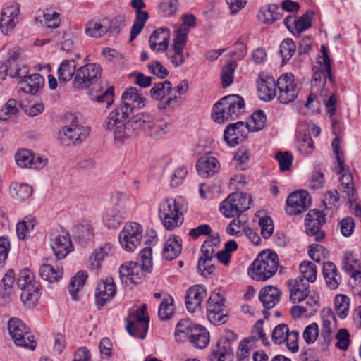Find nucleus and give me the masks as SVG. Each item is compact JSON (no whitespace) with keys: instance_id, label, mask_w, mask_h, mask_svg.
<instances>
[{"instance_id":"obj_1","label":"nucleus","mask_w":361,"mask_h":361,"mask_svg":"<svg viewBox=\"0 0 361 361\" xmlns=\"http://www.w3.org/2000/svg\"><path fill=\"white\" fill-rule=\"evenodd\" d=\"M279 257L271 250L261 252L247 269L248 275L257 281H265L271 278L277 271Z\"/></svg>"},{"instance_id":"obj_2","label":"nucleus","mask_w":361,"mask_h":361,"mask_svg":"<svg viewBox=\"0 0 361 361\" xmlns=\"http://www.w3.org/2000/svg\"><path fill=\"white\" fill-rule=\"evenodd\" d=\"M244 99L236 94L226 96L219 99L213 106L212 117L219 123L236 119L244 112Z\"/></svg>"},{"instance_id":"obj_3","label":"nucleus","mask_w":361,"mask_h":361,"mask_svg":"<svg viewBox=\"0 0 361 361\" xmlns=\"http://www.w3.org/2000/svg\"><path fill=\"white\" fill-rule=\"evenodd\" d=\"M133 129H141L146 135L154 138H159L169 133L172 128L171 123L156 121L152 114L142 112L134 116L131 119Z\"/></svg>"},{"instance_id":"obj_4","label":"nucleus","mask_w":361,"mask_h":361,"mask_svg":"<svg viewBox=\"0 0 361 361\" xmlns=\"http://www.w3.org/2000/svg\"><path fill=\"white\" fill-rule=\"evenodd\" d=\"M251 201V197L245 193L233 192L220 203L219 211L226 218L239 217L250 209Z\"/></svg>"},{"instance_id":"obj_5","label":"nucleus","mask_w":361,"mask_h":361,"mask_svg":"<svg viewBox=\"0 0 361 361\" xmlns=\"http://www.w3.org/2000/svg\"><path fill=\"white\" fill-rule=\"evenodd\" d=\"M111 201L114 207L105 212L103 221L109 228H116L121 225L125 218L124 214L128 208L129 198L126 194L116 192L111 197Z\"/></svg>"},{"instance_id":"obj_6","label":"nucleus","mask_w":361,"mask_h":361,"mask_svg":"<svg viewBox=\"0 0 361 361\" xmlns=\"http://www.w3.org/2000/svg\"><path fill=\"white\" fill-rule=\"evenodd\" d=\"M17 285L22 290L20 298L24 304L33 305L39 295V283L35 281L34 273L29 269L21 270L18 274Z\"/></svg>"},{"instance_id":"obj_7","label":"nucleus","mask_w":361,"mask_h":361,"mask_svg":"<svg viewBox=\"0 0 361 361\" xmlns=\"http://www.w3.org/2000/svg\"><path fill=\"white\" fill-rule=\"evenodd\" d=\"M8 330L15 344L34 350L37 342L26 324L18 318H11L8 322Z\"/></svg>"},{"instance_id":"obj_8","label":"nucleus","mask_w":361,"mask_h":361,"mask_svg":"<svg viewBox=\"0 0 361 361\" xmlns=\"http://www.w3.org/2000/svg\"><path fill=\"white\" fill-rule=\"evenodd\" d=\"M143 228L136 222H130L124 225L118 234L121 247L128 252H134L140 245L143 238Z\"/></svg>"},{"instance_id":"obj_9","label":"nucleus","mask_w":361,"mask_h":361,"mask_svg":"<svg viewBox=\"0 0 361 361\" xmlns=\"http://www.w3.org/2000/svg\"><path fill=\"white\" fill-rule=\"evenodd\" d=\"M159 217L168 230H173L183 222L182 212L180 211L177 200L167 198L159 205Z\"/></svg>"},{"instance_id":"obj_10","label":"nucleus","mask_w":361,"mask_h":361,"mask_svg":"<svg viewBox=\"0 0 361 361\" xmlns=\"http://www.w3.org/2000/svg\"><path fill=\"white\" fill-rule=\"evenodd\" d=\"M331 67L330 59L327 56H325L324 64L321 65V69L315 71L312 75V91L307 97L305 106L308 109H314L315 106L314 102L318 99L317 93L321 92V90L324 87L326 76L329 80L332 81L331 75Z\"/></svg>"},{"instance_id":"obj_11","label":"nucleus","mask_w":361,"mask_h":361,"mask_svg":"<svg viewBox=\"0 0 361 361\" xmlns=\"http://www.w3.org/2000/svg\"><path fill=\"white\" fill-rule=\"evenodd\" d=\"M146 310V305H143L126 319V329L128 334L140 339L146 337L149 328V318Z\"/></svg>"},{"instance_id":"obj_12","label":"nucleus","mask_w":361,"mask_h":361,"mask_svg":"<svg viewBox=\"0 0 361 361\" xmlns=\"http://www.w3.org/2000/svg\"><path fill=\"white\" fill-rule=\"evenodd\" d=\"M21 20L20 5L16 1L4 4L0 13V30L8 35Z\"/></svg>"},{"instance_id":"obj_13","label":"nucleus","mask_w":361,"mask_h":361,"mask_svg":"<svg viewBox=\"0 0 361 361\" xmlns=\"http://www.w3.org/2000/svg\"><path fill=\"white\" fill-rule=\"evenodd\" d=\"M90 133V128L79 124L75 119L71 124L62 127L59 133L58 137L61 142L65 145L81 142Z\"/></svg>"},{"instance_id":"obj_14","label":"nucleus","mask_w":361,"mask_h":361,"mask_svg":"<svg viewBox=\"0 0 361 361\" xmlns=\"http://www.w3.org/2000/svg\"><path fill=\"white\" fill-rule=\"evenodd\" d=\"M207 311L208 319L214 325H220L226 322L227 311L225 299L219 292H213L209 296Z\"/></svg>"},{"instance_id":"obj_15","label":"nucleus","mask_w":361,"mask_h":361,"mask_svg":"<svg viewBox=\"0 0 361 361\" xmlns=\"http://www.w3.org/2000/svg\"><path fill=\"white\" fill-rule=\"evenodd\" d=\"M102 68L97 63L84 65L77 70L73 85L75 88L85 89L95 83L101 77Z\"/></svg>"},{"instance_id":"obj_16","label":"nucleus","mask_w":361,"mask_h":361,"mask_svg":"<svg viewBox=\"0 0 361 361\" xmlns=\"http://www.w3.org/2000/svg\"><path fill=\"white\" fill-rule=\"evenodd\" d=\"M322 331L319 343L322 350H326L334 339L333 333L337 328L336 316L329 307L321 312Z\"/></svg>"},{"instance_id":"obj_17","label":"nucleus","mask_w":361,"mask_h":361,"mask_svg":"<svg viewBox=\"0 0 361 361\" xmlns=\"http://www.w3.org/2000/svg\"><path fill=\"white\" fill-rule=\"evenodd\" d=\"M150 94L153 99L160 102L161 108L164 109L176 106V94L171 82L168 80L154 84L150 90Z\"/></svg>"},{"instance_id":"obj_18","label":"nucleus","mask_w":361,"mask_h":361,"mask_svg":"<svg viewBox=\"0 0 361 361\" xmlns=\"http://www.w3.org/2000/svg\"><path fill=\"white\" fill-rule=\"evenodd\" d=\"M279 91L278 99L282 104L293 102L298 97V90L292 73L281 75L276 81Z\"/></svg>"},{"instance_id":"obj_19","label":"nucleus","mask_w":361,"mask_h":361,"mask_svg":"<svg viewBox=\"0 0 361 361\" xmlns=\"http://www.w3.org/2000/svg\"><path fill=\"white\" fill-rule=\"evenodd\" d=\"M122 103L118 106L122 114L128 116L134 108H143L147 104V99L136 87H130L125 91L121 97Z\"/></svg>"},{"instance_id":"obj_20","label":"nucleus","mask_w":361,"mask_h":361,"mask_svg":"<svg viewBox=\"0 0 361 361\" xmlns=\"http://www.w3.org/2000/svg\"><path fill=\"white\" fill-rule=\"evenodd\" d=\"M310 205L311 198L307 191H295L286 200V212L289 215H297L305 212Z\"/></svg>"},{"instance_id":"obj_21","label":"nucleus","mask_w":361,"mask_h":361,"mask_svg":"<svg viewBox=\"0 0 361 361\" xmlns=\"http://www.w3.org/2000/svg\"><path fill=\"white\" fill-rule=\"evenodd\" d=\"M325 215L317 209L310 210L305 218V230L310 236H313L316 241H321L324 238V232L321 230L325 223Z\"/></svg>"},{"instance_id":"obj_22","label":"nucleus","mask_w":361,"mask_h":361,"mask_svg":"<svg viewBox=\"0 0 361 361\" xmlns=\"http://www.w3.org/2000/svg\"><path fill=\"white\" fill-rule=\"evenodd\" d=\"M251 123L238 121L229 124L224 133V138L230 146H235L243 141L247 135Z\"/></svg>"},{"instance_id":"obj_23","label":"nucleus","mask_w":361,"mask_h":361,"mask_svg":"<svg viewBox=\"0 0 361 361\" xmlns=\"http://www.w3.org/2000/svg\"><path fill=\"white\" fill-rule=\"evenodd\" d=\"M144 272L142 267L135 262H126L119 268L120 279L128 286L138 283Z\"/></svg>"},{"instance_id":"obj_24","label":"nucleus","mask_w":361,"mask_h":361,"mask_svg":"<svg viewBox=\"0 0 361 361\" xmlns=\"http://www.w3.org/2000/svg\"><path fill=\"white\" fill-rule=\"evenodd\" d=\"M116 291V285L112 278L101 280L95 290V304L98 309H102L114 297Z\"/></svg>"},{"instance_id":"obj_25","label":"nucleus","mask_w":361,"mask_h":361,"mask_svg":"<svg viewBox=\"0 0 361 361\" xmlns=\"http://www.w3.org/2000/svg\"><path fill=\"white\" fill-rule=\"evenodd\" d=\"M337 173L341 175L339 182L341 190L345 193L348 199V202L353 207V202L357 200V193L354 188V182L352 174L349 172V169L345 166V162H342V165H338L336 169Z\"/></svg>"},{"instance_id":"obj_26","label":"nucleus","mask_w":361,"mask_h":361,"mask_svg":"<svg viewBox=\"0 0 361 361\" xmlns=\"http://www.w3.org/2000/svg\"><path fill=\"white\" fill-rule=\"evenodd\" d=\"M51 247L58 259L66 257L73 250L69 233L66 231H61L57 235H51Z\"/></svg>"},{"instance_id":"obj_27","label":"nucleus","mask_w":361,"mask_h":361,"mask_svg":"<svg viewBox=\"0 0 361 361\" xmlns=\"http://www.w3.org/2000/svg\"><path fill=\"white\" fill-rule=\"evenodd\" d=\"M15 160L21 168L41 169L47 164V159L41 156L35 155L30 150L22 149L15 154Z\"/></svg>"},{"instance_id":"obj_28","label":"nucleus","mask_w":361,"mask_h":361,"mask_svg":"<svg viewBox=\"0 0 361 361\" xmlns=\"http://www.w3.org/2000/svg\"><path fill=\"white\" fill-rule=\"evenodd\" d=\"M130 4L136 14L130 35V40L133 41L143 29L149 15L147 12L142 11L146 7L144 0H131Z\"/></svg>"},{"instance_id":"obj_29","label":"nucleus","mask_w":361,"mask_h":361,"mask_svg":"<svg viewBox=\"0 0 361 361\" xmlns=\"http://www.w3.org/2000/svg\"><path fill=\"white\" fill-rule=\"evenodd\" d=\"M116 20H109L103 18L102 20H92L85 25V34L90 37L99 38L104 36L106 32H111Z\"/></svg>"},{"instance_id":"obj_30","label":"nucleus","mask_w":361,"mask_h":361,"mask_svg":"<svg viewBox=\"0 0 361 361\" xmlns=\"http://www.w3.org/2000/svg\"><path fill=\"white\" fill-rule=\"evenodd\" d=\"M312 11H307L299 18L289 15L284 19V25L294 35L300 36V33L311 27Z\"/></svg>"},{"instance_id":"obj_31","label":"nucleus","mask_w":361,"mask_h":361,"mask_svg":"<svg viewBox=\"0 0 361 361\" xmlns=\"http://www.w3.org/2000/svg\"><path fill=\"white\" fill-rule=\"evenodd\" d=\"M170 36L169 28L159 27L154 30L149 39L151 49L157 53L166 51L169 47Z\"/></svg>"},{"instance_id":"obj_32","label":"nucleus","mask_w":361,"mask_h":361,"mask_svg":"<svg viewBox=\"0 0 361 361\" xmlns=\"http://www.w3.org/2000/svg\"><path fill=\"white\" fill-rule=\"evenodd\" d=\"M207 296L206 288L202 285H195L190 287L185 297V305L188 311L194 312L199 307Z\"/></svg>"},{"instance_id":"obj_33","label":"nucleus","mask_w":361,"mask_h":361,"mask_svg":"<svg viewBox=\"0 0 361 361\" xmlns=\"http://www.w3.org/2000/svg\"><path fill=\"white\" fill-rule=\"evenodd\" d=\"M343 270L361 283V258H357L353 252H347L343 259Z\"/></svg>"},{"instance_id":"obj_34","label":"nucleus","mask_w":361,"mask_h":361,"mask_svg":"<svg viewBox=\"0 0 361 361\" xmlns=\"http://www.w3.org/2000/svg\"><path fill=\"white\" fill-rule=\"evenodd\" d=\"M220 165L218 160L212 156L200 157L196 164L198 174L202 178H208L214 176L219 169Z\"/></svg>"},{"instance_id":"obj_35","label":"nucleus","mask_w":361,"mask_h":361,"mask_svg":"<svg viewBox=\"0 0 361 361\" xmlns=\"http://www.w3.org/2000/svg\"><path fill=\"white\" fill-rule=\"evenodd\" d=\"M233 355V347L226 338H220L215 349L209 356V361H231Z\"/></svg>"},{"instance_id":"obj_36","label":"nucleus","mask_w":361,"mask_h":361,"mask_svg":"<svg viewBox=\"0 0 361 361\" xmlns=\"http://www.w3.org/2000/svg\"><path fill=\"white\" fill-rule=\"evenodd\" d=\"M44 78L38 73L29 75L18 84V89L30 94H36L44 86Z\"/></svg>"},{"instance_id":"obj_37","label":"nucleus","mask_w":361,"mask_h":361,"mask_svg":"<svg viewBox=\"0 0 361 361\" xmlns=\"http://www.w3.org/2000/svg\"><path fill=\"white\" fill-rule=\"evenodd\" d=\"M281 291L273 286H267L261 289L259 299L266 309L273 308L280 300Z\"/></svg>"},{"instance_id":"obj_38","label":"nucleus","mask_w":361,"mask_h":361,"mask_svg":"<svg viewBox=\"0 0 361 361\" xmlns=\"http://www.w3.org/2000/svg\"><path fill=\"white\" fill-rule=\"evenodd\" d=\"M76 61L75 59L63 60L58 66L57 76L61 85H66L76 75Z\"/></svg>"},{"instance_id":"obj_39","label":"nucleus","mask_w":361,"mask_h":361,"mask_svg":"<svg viewBox=\"0 0 361 361\" xmlns=\"http://www.w3.org/2000/svg\"><path fill=\"white\" fill-rule=\"evenodd\" d=\"M182 240L180 237L173 235L169 237L164 245L162 256L167 260L176 259L181 252Z\"/></svg>"},{"instance_id":"obj_40","label":"nucleus","mask_w":361,"mask_h":361,"mask_svg":"<svg viewBox=\"0 0 361 361\" xmlns=\"http://www.w3.org/2000/svg\"><path fill=\"white\" fill-rule=\"evenodd\" d=\"M39 273L43 280L53 283L62 278L63 269L49 264V259H46L41 265Z\"/></svg>"},{"instance_id":"obj_41","label":"nucleus","mask_w":361,"mask_h":361,"mask_svg":"<svg viewBox=\"0 0 361 361\" xmlns=\"http://www.w3.org/2000/svg\"><path fill=\"white\" fill-rule=\"evenodd\" d=\"M114 247L110 243H105L94 250L89 258L90 267L93 269H98L104 258L113 253Z\"/></svg>"},{"instance_id":"obj_42","label":"nucleus","mask_w":361,"mask_h":361,"mask_svg":"<svg viewBox=\"0 0 361 361\" xmlns=\"http://www.w3.org/2000/svg\"><path fill=\"white\" fill-rule=\"evenodd\" d=\"M276 82L272 77L267 78L258 83L259 97L262 100L270 101L276 94Z\"/></svg>"},{"instance_id":"obj_43","label":"nucleus","mask_w":361,"mask_h":361,"mask_svg":"<svg viewBox=\"0 0 361 361\" xmlns=\"http://www.w3.org/2000/svg\"><path fill=\"white\" fill-rule=\"evenodd\" d=\"M192 345L195 348H205L209 343V333L203 326L196 325L188 339Z\"/></svg>"},{"instance_id":"obj_44","label":"nucleus","mask_w":361,"mask_h":361,"mask_svg":"<svg viewBox=\"0 0 361 361\" xmlns=\"http://www.w3.org/2000/svg\"><path fill=\"white\" fill-rule=\"evenodd\" d=\"M280 8L276 4H269L261 8L258 18L266 24H272L282 17L279 11Z\"/></svg>"},{"instance_id":"obj_45","label":"nucleus","mask_w":361,"mask_h":361,"mask_svg":"<svg viewBox=\"0 0 361 361\" xmlns=\"http://www.w3.org/2000/svg\"><path fill=\"white\" fill-rule=\"evenodd\" d=\"M32 188L26 183L13 182L10 185L9 194L11 197L18 201L28 199L32 194Z\"/></svg>"},{"instance_id":"obj_46","label":"nucleus","mask_w":361,"mask_h":361,"mask_svg":"<svg viewBox=\"0 0 361 361\" xmlns=\"http://www.w3.org/2000/svg\"><path fill=\"white\" fill-rule=\"evenodd\" d=\"M196 325L190 319H181L176 326L175 337L176 341L184 342L188 340L192 334V330Z\"/></svg>"},{"instance_id":"obj_47","label":"nucleus","mask_w":361,"mask_h":361,"mask_svg":"<svg viewBox=\"0 0 361 361\" xmlns=\"http://www.w3.org/2000/svg\"><path fill=\"white\" fill-rule=\"evenodd\" d=\"M87 276L86 271H80L71 279L68 289L73 300L77 299L78 292L85 283Z\"/></svg>"},{"instance_id":"obj_48","label":"nucleus","mask_w":361,"mask_h":361,"mask_svg":"<svg viewBox=\"0 0 361 361\" xmlns=\"http://www.w3.org/2000/svg\"><path fill=\"white\" fill-rule=\"evenodd\" d=\"M319 97L322 99V102H324L326 110V114L330 117L334 116L336 110V102L338 100L336 94L331 93L327 88H323L321 90Z\"/></svg>"},{"instance_id":"obj_49","label":"nucleus","mask_w":361,"mask_h":361,"mask_svg":"<svg viewBox=\"0 0 361 361\" xmlns=\"http://www.w3.org/2000/svg\"><path fill=\"white\" fill-rule=\"evenodd\" d=\"M35 225V219L32 216H25L21 221L16 225V234L20 240H24L27 238L34 229Z\"/></svg>"},{"instance_id":"obj_50","label":"nucleus","mask_w":361,"mask_h":361,"mask_svg":"<svg viewBox=\"0 0 361 361\" xmlns=\"http://www.w3.org/2000/svg\"><path fill=\"white\" fill-rule=\"evenodd\" d=\"M128 116L122 114L120 108L111 111L104 122L103 126L107 130H114L117 126L124 121Z\"/></svg>"},{"instance_id":"obj_51","label":"nucleus","mask_w":361,"mask_h":361,"mask_svg":"<svg viewBox=\"0 0 361 361\" xmlns=\"http://www.w3.org/2000/svg\"><path fill=\"white\" fill-rule=\"evenodd\" d=\"M300 274L307 283H313L317 279V269L316 265L309 261H303L299 267Z\"/></svg>"},{"instance_id":"obj_52","label":"nucleus","mask_w":361,"mask_h":361,"mask_svg":"<svg viewBox=\"0 0 361 361\" xmlns=\"http://www.w3.org/2000/svg\"><path fill=\"white\" fill-rule=\"evenodd\" d=\"M8 74L11 78H16L18 83L30 75L28 67L23 62L13 63L11 66L8 67Z\"/></svg>"},{"instance_id":"obj_53","label":"nucleus","mask_w":361,"mask_h":361,"mask_svg":"<svg viewBox=\"0 0 361 361\" xmlns=\"http://www.w3.org/2000/svg\"><path fill=\"white\" fill-rule=\"evenodd\" d=\"M19 112L17 106V102L14 99H10L6 104L0 109V120L7 121L16 117Z\"/></svg>"},{"instance_id":"obj_54","label":"nucleus","mask_w":361,"mask_h":361,"mask_svg":"<svg viewBox=\"0 0 361 361\" xmlns=\"http://www.w3.org/2000/svg\"><path fill=\"white\" fill-rule=\"evenodd\" d=\"M237 67L235 61H232L226 63L221 71V84L223 87L230 86L233 82V74Z\"/></svg>"},{"instance_id":"obj_55","label":"nucleus","mask_w":361,"mask_h":361,"mask_svg":"<svg viewBox=\"0 0 361 361\" xmlns=\"http://www.w3.org/2000/svg\"><path fill=\"white\" fill-rule=\"evenodd\" d=\"M173 298L169 296L164 298L159 305L158 316L161 320L169 319L173 314Z\"/></svg>"},{"instance_id":"obj_56","label":"nucleus","mask_w":361,"mask_h":361,"mask_svg":"<svg viewBox=\"0 0 361 361\" xmlns=\"http://www.w3.org/2000/svg\"><path fill=\"white\" fill-rule=\"evenodd\" d=\"M349 301V298L344 295H338L335 298L336 314L341 319H345L348 314Z\"/></svg>"},{"instance_id":"obj_57","label":"nucleus","mask_w":361,"mask_h":361,"mask_svg":"<svg viewBox=\"0 0 361 361\" xmlns=\"http://www.w3.org/2000/svg\"><path fill=\"white\" fill-rule=\"evenodd\" d=\"M75 230L77 238L82 242L90 241L94 238V230L90 224L85 223L78 225Z\"/></svg>"},{"instance_id":"obj_58","label":"nucleus","mask_w":361,"mask_h":361,"mask_svg":"<svg viewBox=\"0 0 361 361\" xmlns=\"http://www.w3.org/2000/svg\"><path fill=\"white\" fill-rule=\"evenodd\" d=\"M166 51L167 58L173 66L179 67L184 63L186 57L183 49L171 47Z\"/></svg>"},{"instance_id":"obj_59","label":"nucleus","mask_w":361,"mask_h":361,"mask_svg":"<svg viewBox=\"0 0 361 361\" xmlns=\"http://www.w3.org/2000/svg\"><path fill=\"white\" fill-rule=\"evenodd\" d=\"M319 325L316 322H312L307 325L302 333V337L305 342L308 344H313L319 337Z\"/></svg>"},{"instance_id":"obj_60","label":"nucleus","mask_w":361,"mask_h":361,"mask_svg":"<svg viewBox=\"0 0 361 361\" xmlns=\"http://www.w3.org/2000/svg\"><path fill=\"white\" fill-rule=\"evenodd\" d=\"M296 46L292 39H285L280 45V53L283 62L288 61L295 52Z\"/></svg>"},{"instance_id":"obj_61","label":"nucleus","mask_w":361,"mask_h":361,"mask_svg":"<svg viewBox=\"0 0 361 361\" xmlns=\"http://www.w3.org/2000/svg\"><path fill=\"white\" fill-rule=\"evenodd\" d=\"M219 242L216 238H209L206 240L201 247L202 256L200 259H212L215 255V245Z\"/></svg>"},{"instance_id":"obj_62","label":"nucleus","mask_w":361,"mask_h":361,"mask_svg":"<svg viewBox=\"0 0 361 361\" xmlns=\"http://www.w3.org/2000/svg\"><path fill=\"white\" fill-rule=\"evenodd\" d=\"M251 131H258L262 130L266 123L267 117L265 114L262 110H258L254 112L251 116Z\"/></svg>"},{"instance_id":"obj_63","label":"nucleus","mask_w":361,"mask_h":361,"mask_svg":"<svg viewBox=\"0 0 361 361\" xmlns=\"http://www.w3.org/2000/svg\"><path fill=\"white\" fill-rule=\"evenodd\" d=\"M188 32V28H185L184 26H180L176 31V37L173 39V44L171 47L183 50L186 46Z\"/></svg>"},{"instance_id":"obj_64","label":"nucleus","mask_w":361,"mask_h":361,"mask_svg":"<svg viewBox=\"0 0 361 361\" xmlns=\"http://www.w3.org/2000/svg\"><path fill=\"white\" fill-rule=\"evenodd\" d=\"M249 160L248 152L245 149H239L234 155L233 164L240 171L245 170Z\"/></svg>"}]
</instances>
